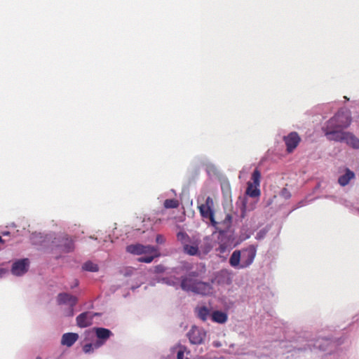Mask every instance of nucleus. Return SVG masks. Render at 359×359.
Returning a JSON list of instances; mask_svg holds the SVG:
<instances>
[{
    "mask_svg": "<svg viewBox=\"0 0 359 359\" xmlns=\"http://www.w3.org/2000/svg\"><path fill=\"white\" fill-rule=\"evenodd\" d=\"M82 269L85 271L96 272L98 271L99 267H98L97 264H96L90 261H88V262H86L83 265Z\"/></svg>",
    "mask_w": 359,
    "mask_h": 359,
    "instance_id": "nucleus-25",
    "label": "nucleus"
},
{
    "mask_svg": "<svg viewBox=\"0 0 359 359\" xmlns=\"http://www.w3.org/2000/svg\"><path fill=\"white\" fill-rule=\"evenodd\" d=\"M344 142L353 149H359V139L351 133H346Z\"/></svg>",
    "mask_w": 359,
    "mask_h": 359,
    "instance_id": "nucleus-18",
    "label": "nucleus"
},
{
    "mask_svg": "<svg viewBox=\"0 0 359 359\" xmlns=\"http://www.w3.org/2000/svg\"><path fill=\"white\" fill-rule=\"evenodd\" d=\"M197 271H191L181 277L180 287L186 292H192L201 295H210L212 294L213 289L208 283L201 281Z\"/></svg>",
    "mask_w": 359,
    "mask_h": 359,
    "instance_id": "nucleus-1",
    "label": "nucleus"
},
{
    "mask_svg": "<svg viewBox=\"0 0 359 359\" xmlns=\"http://www.w3.org/2000/svg\"><path fill=\"white\" fill-rule=\"evenodd\" d=\"M128 253L140 255L144 254H152L156 251V248L151 245H144L140 243L129 245L126 247Z\"/></svg>",
    "mask_w": 359,
    "mask_h": 359,
    "instance_id": "nucleus-9",
    "label": "nucleus"
},
{
    "mask_svg": "<svg viewBox=\"0 0 359 359\" xmlns=\"http://www.w3.org/2000/svg\"><path fill=\"white\" fill-rule=\"evenodd\" d=\"M147 255L145 257H142L138 258V262H144V263H151L155 257H158L160 256V253L156 248V252H153L152 254H147Z\"/></svg>",
    "mask_w": 359,
    "mask_h": 359,
    "instance_id": "nucleus-22",
    "label": "nucleus"
},
{
    "mask_svg": "<svg viewBox=\"0 0 359 359\" xmlns=\"http://www.w3.org/2000/svg\"><path fill=\"white\" fill-rule=\"evenodd\" d=\"M165 270V268L163 265L159 264L154 267V271L156 273H160L164 272Z\"/></svg>",
    "mask_w": 359,
    "mask_h": 359,
    "instance_id": "nucleus-30",
    "label": "nucleus"
},
{
    "mask_svg": "<svg viewBox=\"0 0 359 359\" xmlns=\"http://www.w3.org/2000/svg\"><path fill=\"white\" fill-rule=\"evenodd\" d=\"M206 245L203 249V252L208 253L211 249L219 250L220 253L224 252V230L217 226L215 228L210 237L205 238Z\"/></svg>",
    "mask_w": 359,
    "mask_h": 359,
    "instance_id": "nucleus-3",
    "label": "nucleus"
},
{
    "mask_svg": "<svg viewBox=\"0 0 359 359\" xmlns=\"http://www.w3.org/2000/svg\"><path fill=\"white\" fill-rule=\"evenodd\" d=\"M200 213L203 218L209 219L212 226L217 229L219 223L214 218V212L212 208L201 204L198 206Z\"/></svg>",
    "mask_w": 359,
    "mask_h": 359,
    "instance_id": "nucleus-16",
    "label": "nucleus"
},
{
    "mask_svg": "<svg viewBox=\"0 0 359 359\" xmlns=\"http://www.w3.org/2000/svg\"><path fill=\"white\" fill-rule=\"evenodd\" d=\"M343 129H339L337 127H332L330 128L329 126H325L323 128L325 135L330 140L337 142H344L347 132H344Z\"/></svg>",
    "mask_w": 359,
    "mask_h": 359,
    "instance_id": "nucleus-10",
    "label": "nucleus"
},
{
    "mask_svg": "<svg viewBox=\"0 0 359 359\" xmlns=\"http://www.w3.org/2000/svg\"><path fill=\"white\" fill-rule=\"evenodd\" d=\"M212 320L219 323H224V313L219 311H214L211 316Z\"/></svg>",
    "mask_w": 359,
    "mask_h": 359,
    "instance_id": "nucleus-24",
    "label": "nucleus"
},
{
    "mask_svg": "<svg viewBox=\"0 0 359 359\" xmlns=\"http://www.w3.org/2000/svg\"><path fill=\"white\" fill-rule=\"evenodd\" d=\"M201 241L198 238L192 237L191 240L183 247L184 252L191 256L199 254V245Z\"/></svg>",
    "mask_w": 359,
    "mask_h": 359,
    "instance_id": "nucleus-15",
    "label": "nucleus"
},
{
    "mask_svg": "<svg viewBox=\"0 0 359 359\" xmlns=\"http://www.w3.org/2000/svg\"><path fill=\"white\" fill-rule=\"evenodd\" d=\"M288 153L292 152L300 142L301 138L297 133L291 132L283 137Z\"/></svg>",
    "mask_w": 359,
    "mask_h": 359,
    "instance_id": "nucleus-12",
    "label": "nucleus"
},
{
    "mask_svg": "<svg viewBox=\"0 0 359 359\" xmlns=\"http://www.w3.org/2000/svg\"><path fill=\"white\" fill-rule=\"evenodd\" d=\"M36 359H41V357H39V356H38V357H36Z\"/></svg>",
    "mask_w": 359,
    "mask_h": 359,
    "instance_id": "nucleus-37",
    "label": "nucleus"
},
{
    "mask_svg": "<svg viewBox=\"0 0 359 359\" xmlns=\"http://www.w3.org/2000/svg\"><path fill=\"white\" fill-rule=\"evenodd\" d=\"M79 339V334L73 332L65 333L62 335L61 344L67 347L72 346Z\"/></svg>",
    "mask_w": 359,
    "mask_h": 359,
    "instance_id": "nucleus-17",
    "label": "nucleus"
},
{
    "mask_svg": "<svg viewBox=\"0 0 359 359\" xmlns=\"http://www.w3.org/2000/svg\"><path fill=\"white\" fill-rule=\"evenodd\" d=\"M198 317L205 321L210 316V310L206 306H201L196 309Z\"/></svg>",
    "mask_w": 359,
    "mask_h": 359,
    "instance_id": "nucleus-21",
    "label": "nucleus"
},
{
    "mask_svg": "<svg viewBox=\"0 0 359 359\" xmlns=\"http://www.w3.org/2000/svg\"><path fill=\"white\" fill-rule=\"evenodd\" d=\"M0 243H5V241L1 238V236H0Z\"/></svg>",
    "mask_w": 359,
    "mask_h": 359,
    "instance_id": "nucleus-36",
    "label": "nucleus"
},
{
    "mask_svg": "<svg viewBox=\"0 0 359 359\" xmlns=\"http://www.w3.org/2000/svg\"><path fill=\"white\" fill-rule=\"evenodd\" d=\"M187 351V348L183 346H180L177 354V359H189L184 355V353Z\"/></svg>",
    "mask_w": 359,
    "mask_h": 359,
    "instance_id": "nucleus-27",
    "label": "nucleus"
},
{
    "mask_svg": "<svg viewBox=\"0 0 359 359\" xmlns=\"http://www.w3.org/2000/svg\"><path fill=\"white\" fill-rule=\"evenodd\" d=\"M203 205H205V206H208V207H210V208L212 209L213 208V200L212 198H210V196H208L206 200H205V203H203Z\"/></svg>",
    "mask_w": 359,
    "mask_h": 359,
    "instance_id": "nucleus-31",
    "label": "nucleus"
},
{
    "mask_svg": "<svg viewBox=\"0 0 359 359\" xmlns=\"http://www.w3.org/2000/svg\"><path fill=\"white\" fill-rule=\"evenodd\" d=\"M9 234H10V233H9L8 231H5V232H3V233H2V235H3V236H8V235H9Z\"/></svg>",
    "mask_w": 359,
    "mask_h": 359,
    "instance_id": "nucleus-35",
    "label": "nucleus"
},
{
    "mask_svg": "<svg viewBox=\"0 0 359 359\" xmlns=\"http://www.w3.org/2000/svg\"><path fill=\"white\" fill-rule=\"evenodd\" d=\"M95 349L93 344H85L83 347V350L86 353H90Z\"/></svg>",
    "mask_w": 359,
    "mask_h": 359,
    "instance_id": "nucleus-28",
    "label": "nucleus"
},
{
    "mask_svg": "<svg viewBox=\"0 0 359 359\" xmlns=\"http://www.w3.org/2000/svg\"><path fill=\"white\" fill-rule=\"evenodd\" d=\"M212 345L216 347V348H218V347H220L222 346V343L220 341H214L212 342Z\"/></svg>",
    "mask_w": 359,
    "mask_h": 359,
    "instance_id": "nucleus-34",
    "label": "nucleus"
},
{
    "mask_svg": "<svg viewBox=\"0 0 359 359\" xmlns=\"http://www.w3.org/2000/svg\"><path fill=\"white\" fill-rule=\"evenodd\" d=\"M354 173L347 169L346 173L339 177L338 182L341 186H346L349 183L350 180L354 177Z\"/></svg>",
    "mask_w": 359,
    "mask_h": 359,
    "instance_id": "nucleus-20",
    "label": "nucleus"
},
{
    "mask_svg": "<svg viewBox=\"0 0 359 359\" xmlns=\"http://www.w3.org/2000/svg\"><path fill=\"white\" fill-rule=\"evenodd\" d=\"M352 121L351 111L347 109H341L326 123L330 128L337 127L344 129L349 126Z\"/></svg>",
    "mask_w": 359,
    "mask_h": 359,
    "instance_id": "nucleus-4",
    "label": "nucleus"
},
{
    "mask_svg": "<svg viewBox=\"0 0 359 359\" xmlns=\"http://www.w3.org/2000/svg\"><path fill=\"white\" fill-rule=\"evenodd\" d=\"M163 205L165 208H177L179 206V202L176 199H166Z\"/></svg>",
    "mask_w": 359,
    "mask_h": 359,
    "instance_id": "nucleus-26",
    "label": "nucleus"
},
{
    "mask_svg": "<svg viewBox=\"0 0 359 359\" xmlns=\"http://www.w3.org/2000/svg\"><path fill=\"white\" fill-rule=\"evenodd\" d=\"M247 198H239L236 204L240 205V215L235 214V215H226V224L227 222L232 223L233 220L237 222L238 220L241 221L243 218H245L246 215V212L252 210L255 208V205H247Z\"/></svg>",
    "mask_w": 359,
    "mask_h": 359,
    "instance_id": "nucleus-6",
    "label": "nucleus"
},
{
    "mask_svg": "<svg viewBox=\"0 0 359 359\" xmlns=\"http://www.w3.org/2000/svg\"><path fill=\"white\" fill-rule=\"evenodd\" d=\"M156 242L158 244H163L165 242V238L161 234H158L156 237Z\"/></svg>",
    "mask_w": 359,
    "mask_h": 359,
    "instance_id": "nucleus-29",
    "label": "nucleus"
},
{
    "mask_svg": "<svg viewBox=\"0 0 359 359\" xmlns=\"http://www.w3.org/2000/svg\"><path fill=\"white\" fill-rule=\"evenodd\" d=\"M177 239L178 241L181 243L182 246L189 243L191 240V238L189 236V235L184 231H180L177 233Z\"/></svg>",
    "mask_w": 359,
    "mask_h": 359,
    "instance_id": "nucleus-23",
    "label": "nucleus"
},
{
    "mask_svg": "<svg viewBox=\"0 0 359 359\" xmlns=\"http://www.w3.org/2000/svg\"><path fill=\"white\" fill-rule=\"evenodd\" d=\"M98 313L83 312L76 317V325L79 327H86L92 325L93 317L97 316Z\"/></svg>",
    "mask_w": 359,
    "mask_h": 359,
    "instance_id": "nucleus-14",
    "label": "nucleus"
},
{
    "mask_svg": "<svg viewBox=\"0 0 359 359\" xmlns=\"http://www.w3.org/2000/svg\"><path fill=\"white\" fill-rule=\"evenodd\" d=\"M221 189H222V191H223V189H223V186H222V185L221 186Z\"/></svg>",
    "mask_w": 359,
    "mask_h": 359,
    "instance_id": "nucleus-38",
    "label": "nucleus"
},
{
    "mask_svg": "<svg viewBox=\"0 0 359 359\" xmlns=\"http://www.w3.org/2000/svg\"><path fill=\"white\" fill-rule=\"evenodd\" d=\"M257 254L256 248L250 245L242 250H235L230 259L229 264L236 269H245L251 265Z\"/></svg>",
    "mask_w": 359,
    "mask_h": 359,
    "instance_id": "nucleus-2",
    "label": "nucleus"
},
{
    "mask_svg": "<svg viewBox=\"0 0 359 359\" xmlns=\"http://www.w3.org/2000/svg\"><path fill=\"white\" fill-rule=\"evenodd\" d=\"M78 302L77 298L68 293H60L57 296V302L59 304H66L69 309L67 316H72L74 315V306Z\"/></svg>",
    "mask_w": 359,
    "mask_h": 359,
    "instance_id": "nucleus-8",
    "label": "nucleus"
},
{
    "mask_svg": "<svg viewBox=\"0 0 359 359\" xmlns=\"http://www.w3.org/2000/svg\"><path fill=\"white\" fill-rule=\"evenodd\" d=\"M55 243H57V246L64 252H69L74 249V241L67 235H63L55 238Z\"/></svg>",
    "mask_w": 359,
    "mask_h": 359,
    "instance_id": "nucleus-11",
    "label": "nucleus"
},
{
    "mask_svg": "<svg viewBox=\"0 0 359 359\" xmlns=\"http://www.w3.org/2000/svg\"><path fill=\"white\" fill-rule=\"evenodd\" d=\"M260 182L261 172L259 169L256 168L252 173L250 181L247 183L245 195L250 198L258 199L261 195V191L259 189Z\"/></svg>",
    "mask_w": 359,
    "mask_h": 359,
    "instance_id": "nucleus-5",
    "label": "nucleus"
},
{
    "mask_svg": "<svg viewBox=\"0 0 359 359\" xmlns=\"http://www.w3.org/2000/svg\"><path fill=\"white\" fill-rule=\"evenodd\" d=\"M105 343V341L98 339L95 343H93L94 348L95 349L100 348Z\"/></svg>",
    "mask_w": 359,
    "mask_h": 359,
    "instance_id": "nucleus-32",
    "label": "nucleus"
},
{
    "mask_svg": "<svg viewBox=\"0 0 359 359\" xmlns=\"http://www.w3.org/2000/svg\"><path fill=\"white\" fill-rule=\"evenodd\" d=\"M96 336L98 339L107 341L112 334L111 332L106 328L97 327L95 328Z\"/></svg>",
    "mask_w": 359,
    "mask_h": 359,
    "instance_id": "nucleus-19",
    "label": "nucleus"
},
{
    "mask_svg": "<svg viewBox=\"0 0 359 359\" xmlns=\"http://www.w3.org/2000/svg\"><path fill=\"white\" fill-rule=\"evenodd\" d=\"M163 281L165 283H167L168 285H173V286L177 285V281H174V280H172L171 279H169V278H164Z\"/></svg>",
    "mask_w": 359,
    "mask_h": 359,
    "instance_id": "nucleus-33",
    "label": "nucleus"
},
{
    "mask_svg": "<svg viewBox=\"0 0 359 359\" xmlns=\"http://www.w3.org/2000/svg\"><path fill=\"white\" fill-rule=\"evenodd\" d=\"M189 341L192 344H201L203 342L205 337V331L197 326H192L187 333Z\"/></svg>",
    "mask_w": 359,
    "mask_h": 359,
    "instance_id": "nucleus-7",
    "label": "nucleus"
},
{
    "mask_svg": "<svg viewBox=\"0 0 359 359\" xmlns=\"http://www.w3.org/2000/svg\"><path fill=\"white\" fill-rule=\"evenodd\" d=\"M29 264V262L27 258L18 260L13 264L11 272L13 275L22 276L27 271Z\"/></svg>",
    "mask_w": 359,
    "mask_h": 359,
    "instance_id": "nucleus-13",
    "label": "nucleus"
}]
</instances>
